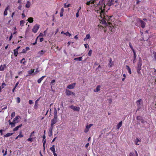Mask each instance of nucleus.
Wrapping results in <instances>:
<instances>
[{
	"instance_id": "4c0bfd02",
	"label": "nucleus",
	"mask_w": 156,
	"mask_h": 156,
	"mask_svg": "<svg viewBox=\"0 0 156 156\" xmlns=\"http://www.w3.org/2000/svg\"><path fill=\"white\" fill-rule=\"evenodd\" d=\"M93 125L92 124H90L89 125H87L86 126V128L88 129L89 130L91 126Z\"/></svg>"
},
{
	"instance_id": "423d86ee",
	"label": "nucleus",
	"mask_w": 156,
	"mask_h": 156,
	"mask_svg": "<svg viewBox=\"0 0 156 156\" xmlns=\"http://www.w3.org/2000/svg\"><path fill=\"white\" fill-rule=\"evenodd\" d=\"M69 108L73 109L74 111L79 112L80 110V108L79 106H76L73 105H71Z\"/></svg>"
},
{
	"instance_id": "ea45409f",
	"label": "nucleus",
	"mask_w": 156,
	"mask_h": 156,
	"mask_svg": "<svg viewBox=\"0 0 156 156\" xmlns=\"http://www.w3.org/2000/svg\"><path fill=\"white\" fill-rule=\"evenodd\" d=\"M14 55L15 56H17L18 54V51H17V50H14Z\"/></svg>"
},
{
	"instance_id": "bb28decb",
	"label": "nucleus",
	"mask_w": 156,
	"mask_h": 156,
	"mask_svg": "<svg viewBox=\"0 0 156 156\" xmlns=\"http://www.w3.org/2000/svg\"><path fill=\"white\" fill-rule=\"evenodd\" d=\"M31 2L30 1H28L26 5V7L27 8H29L30 6Z\"/></svg>"
},
{
	"instance_id": "a878e982",
	"label": "nucleus",
	"mask_w": 156,
	"mask_h": 156,
	"mask_svg": "<svg viewBox=\"0 0 156 156\" xmlns=\"http://www.w3.org/2000/svg\"><path fill=\"white\" fill-rule=\"evenodd\" d=\"M20 63L23 64L24 65H25L26 63V62L25 61V59L24 58H23L21 61Z\"/></svg>"
},
{
	"instance_id": "1a4fd4ad",
	"label": "nucleus",
	"mask_w": 156,
	"mask_h": 156,
	"mask_svg": "<svg viewBox=\"0 0 156 156\" xmlns=\"http://www.w3.org/2000/svg\"><path fill=\"white\" fill-rule=\"evenodd\" d=\"M128 156H138V154L136 151L131 152Z\"/></svg>"
},
{
	"instance_id": "338daca9",
	"label": "nucleus",
	"mask_w": 156,
	"mask_h": 156,
	"mask_svg": "<svg viewBox=\"0 0 156 156\" xmlns=\"http://www.w3.org/2000/svg\"><path fill=\"white\" fill-rule=\"evenodd\" d=\"M89 145V143H88L87 144H86L85 145L86 147L87 148L88 147Z\"/></svg>"
},
{
	"instance_id": "c03bdc74",
	"label": "nucleus",
	"mask_w": 156,
	"mask_h": 156,
	"mask_svg": "<svg viewBox=\"0 0 156 156\" xmlns=\"http://www.w3.org/2000/svg\"><path fill=\"white\" fill-rule=\"evenodd\" d=\"M123 77L122 78V81H124L126 77V75L125 74H124L123 75Z\"/></svg>"
},
{
	"instance_id": "ddd939ff",
	"label": "nucleus",
	"mask_w": 156,
	"mask_h": 156,
	"mask_svg": "<svg viewBox=\"0 0 156 156\" xmlns=\"http://www.w3.org/2000/svg\"><path fill=\"white\" fill-rule=\"evenodd\" d=\"M141 141V139L140 138H136V139L134 140V142L135 144L136 145H139V144L138 143V142H140Z\"/></svg>"
},
{
	"instance_id": "774afa93",
	"label": "nucleus",
	"mask_w": 156,
	"mask_h": 156,
	"mask_svg": "<svg viewBox=\"0 0 156 156\" xmlns=\"http://www.w3.org/2000/svg\"><path fill=\"white\" fill-rule=\"evenodd\" d=\"M53 155L54 156H57L56 154V153L55 152L54 153H53Z\"/></svg>"
},
{
	"instance_id": "2f4dec72",
	"label": "nucleus",
	"mask_w": 156,
	"mask_h": 156,
	"mask_svg": "<svg viewBox=\"0 0 156 156\" xmlns=\"http://www.w3.org/2000/svg\"><path fill=\"white\" fill-rule=\"evenodd\" d=\"M52 127L49 129V136H52Z\"/></svg>"
},
{
	"instance_id": "603ef678",
	"label": "nucleus",
	"mask_w": 156,
	"mask_h": 156,
	"mask_svg": "<svg viewBox=\"0 0 156 156\" xmlns=\"http://www.w3.org/2000/svg\"><path fill=\"white\" fill-rule=\"evenodd\" d=\"M19 81L17 82L16 83V84L15 85V87H14L15 88H16V87H17V86L19 84Z\"/></svg>"
},
{
	"instance_id": "4d7b16f0",
	"label": "nucleus",
	"mask_w": 156,
	"mask_h": 156,
	"mask_svg": "<svg viewBox=\"0 0 156 156\" xmlns=\"http://www.w3.org/2000/svg\"><path fill=\"white\" fill-rule=\"evenodd\" d=\"M84 46L86 48H87L89 46L87 44H84Z\"/></svg>"
},
{
	"instance_id": "4468645a",
	"label": "nucleus",
	"mask_w": 156,
	"mask_h": 156,
	"mask_svg": "<svg viewBox=\"0 0 156 156\" xmlns=\"http://www.w3.org/2000/svg\"><path fill=\"white\" fill-rule=\"evenodd\" d=\"M101 86L99 85L98 86L96 89H94V91L95 92H97L100 90Z\"/></svg>"
},
{
	"instance_id": "a18cd8bd",
	"label": "nucleus",
	"mask_w": 156,
	"mask_h": 156,
	"mask_svg": "<svg viewBox=\"0 0 156 156\" xmlns=\"http://www.w3.org/2000/svg\"><path fill=\"white\" fill-rule=\"evenodd\" d=\"M16 101H17V102L18 103H19L20 102V98H19V97L17 98H16Z\"/></svg>"
},
{
	"instance_id": "6e6d98bb",
	"label": "nucleus",
	"mask_w": 156,
	"mask_h": 156,
	"mask_svg": "<svg viewBox=\"0 0 156 156\" xmlns=\"http://www.w3.org/2000/svg\"><path fill=\"white\" fill-rule=\"evenodd\" d=\"M39 71L38 70V68H37L36 69V71L34 73L35 74H37V73H38L39 72Z\"/></svg>"
},
{
	"instance_id": "e2e57ef3",
	"label": "nucleus",
	"mask_w": 156,
	"mask_h": 156,
	"mask_svg": "<svg viewBox=\"0 0 156 156\" xmlns=\"http://www.w3.org/2000/svg\"><path fill=\"white\" fill-rule=\"evenodd\" d=\"M44 40V39L43 37L41 38L40 39V42L43 41Z\"/></svg>"
},
{
	"instance_id": "680f3d73",
	"label": "nucleus",
	"mask_w": 156,
	"mask_h": 156,
	"mask_svg": "<svg viewBox=\"0 0 156 156\" xmlns=\"http://www.w3.org/2000/svg\"><path fill=\"white\" fill-rule=\"evenodd\" d=\"M12 34H11L10 36L9 37V40L10 41L11 40V39H12Z\"/></svg>"
},
{
	"instance_id": "f3484780",
	"label": "nucleus",
	"mask_w": 156,
	"mask_h": 156,
	"mask_svg": "<svg viewBox=\"0 0 156 156\" xmlns=\"http://www.w3.org/2000/svg\"><path fill=\"white\" fill-rule=\"evenodd\" d=\"M126 69L128 71V73L129 74H131L132 72L131 69L129 66L127 65L126 66Z\"/></svg>"
},
{
	"instance_id": "b1692460",
	"label": "nucleus",
	"mask_w": 156,
	"mask_h": 156,
	"mask_svg": "<svg viewBox=\"0 0 156 156\" xmlns=\"http://www.w3.org/2000/svg\"><path fill=\"white\" fill-rule=\"evenodd\" d=\"M114 1L116 2L115 1H108V5L109 6H111L112 4L114 2Z\"/></svg>"
},
{
	"instance_id": "c9c22d12",
	"label": "nucleus",
	"mask_w": 156,
	"mask_h": 156,
	"mask_svg": "<svg viewBox=\"0 0 156 156\" xmlns=\"http://www.w3.org/2000/svg\"><path fill=\"white\" fill-rule=\"evenodd\" d=\"M5 85H6L5 83H2V86L0 87V92H1L2 90L4 88V86Z\"/></svg>"
},
{
	"instance_id": "7ed1b4c3",
	"label": "nucleus",
	"mask_w": 156,
	"mask_h": 156,
	"mask_svg": "<svg viewBox=\"0 0 156 156\" xmlns=\"http://www.w3.org/2000/svg\"><path fill=\"white\" fill-rule=\"evenodd\" d=\"M55 111L54 118L53 119H52L51 120V126L52 127L54 125L57 123L58 121V116L57 113L56 109H55Z\"/></svg>"
},
{
	"instance_id": "9d476101",
	"label": "nucleus",
	"mask_w": 156,
	"mask_h": 156,
	"mask_svg": "<svg viewBox=\"0 0 156 156\" xmlns=\"http://www.w3.org/2000/svg\"><path fill=\"white\" fill-rule=\"evenodd\" d=\"M75 83H73L68 86L67 87V88L70 89H73L75 87Z\"/></svg>"
},
{
	"instance_id": "a19ab883",
	"label": "nucleus",
	"mask_w": 156,
	"mask_h": 156,
	"mask_svg": "<svg viewBox=\"0 0 156 156\" xmlns=\"http://www.w3.org/2000/svg\"><path fill=\"white\" fill-rule=\"evenodd\" d=\"M154 60L156 61V52H154L153 53Z\"/></svg>"
},
{
	"instance_id": "f257e3e1",
	"label": "nucleus",
	"mask_w": 156,
	"mask_h": 156,
	"mask_svg": "<svg viewBox=\"0 0 156 156\" xmlns=\"http://www.w3.org/2000/svg\"><path fill=\"white\" fill-rule=\"evenodd\" d=\"M96 1H89L87 2L86 4L90 5L91 7L93 6L94 9L98 14H99L98 19L101 21L100 22H101L102 24L106 25V26L109 27L111 33H114L115 30L114 27L112 24H111V22L109 21L110 18L112 17V16L108 17L106 15L105 12V8L106 6L105 2H103L104 1H100L98 2H96Z\"/></svg>"
},
{
	"instance_id": "69168bd1",
	"label": "nucleus",
	"mask_w": 156,
	"mask_h": 156,
	"mask_svg": "<svg viewBox=\"0 0 156 156\" xmlns=\"http://www.w3.org/2000/svg\"><path fill=\"white\" fill-rule=\"evenodd\" d=\"M79 11H77V12L76 13V17H78L79 16Z\"/></svg>"
},
{
	"instance_id": "cd10ccee",
	"label": "nucleus",
	"mask_w": 156,
	"mask_h": 156,
	"mask_svg": "<svg viewBox=\"0 0 156 156\" xmlns=\"http://www.w3.org/2000/svg\"><path fill=\"white\" fill-rule=\"evenodd\" d=\"M122 122L121 121L117 125V127L118 129H119V128L121 127V126H122Z\"/></svg>"
},
{
	"instance_id": "dca6fc26",
	"label": "nucleus",
	"mask_w": 156,
	"mask_h": 156,
	"mask_svg": "<svg viewBox=\"0 0 156 156\" xmlns=\"http://www.w3.org/2000/svg\"><path fill=\"white\" fill-rule=\"evenodd\" d=\"M50 149L51 151L53 152V153L55 152V145H52V146L50 147Z\"/></svg>"
},
{
	"instance_id": "412c9836",
	"label": "nucleus",
	"mask_w": 156,
	"mask_h": 156,
	"mask_svg": "<svg viewBox=\"0 0 156 156\" xmlns=\"http://www.w3.org/2000/svg\"><path fill=\"white\" fill-rule=\"evenodd\" d=\"M23 137V135L22 133L21 132L20 133V134L16 138V139H17L18 138H21Z\"/></svg>"
},
{
	"instance_id": "20e7f679",
	"label": "nucleus",
	"mask_w": 156,
	"mask_h": 156,
	"mask_svg": "<svg viewBox=\"0 0 156 156\" xmlns=\"http://www.w3.org/2000/svg\"><path fill=\"white\" fill-rule=\"evenodd\" d=\"M136 21L137 22L136 23V25L139 26L140 24L142 28H144L145 27V23L144 21L139 19H136Z\"/></svg>"
},
{
	"instance_id": "aec40b11",
	"label": "nucleus",
	"mask_w": 156,
	"mask_h": 156,
	"mask_svg": "<svg viewBox=\"0 0 156 156\" xmlns=\"http://www.w3.org/2000/svg\"><path fill=\"white\" fill-rule=\"evenodd\" d=\"M46 51L44 50H41V51L38 52V54L40 55H43L45 52Z\"/></svg>"
},
{
	"instance_id": "0e129e2a",
	"label": "nucleus",
	"mask_w": 156,
	"mask_h": 156,
	"mask_svg": "<svg viewBox=\"0 0 156 156\" xmlns=\"http://www.w3.org/2000/svg\"><path fill=\"white\" fill-rule=\"evenodd\" d=\"M89 131V130L87 129L86 128V129L84 130V132L85 133H87Z\"/></svg>"
},
{
	"instance_id": "39448f33",
	"label": "nucleus",
	"mask_w": 156,
	"mask_h": 156,
	"mask_svg": "<svg viewBox=\"0 0 156 156\" xmlns=\"http://www.w3.org/2000/svg\"><path fill=\"white\" fill-rule=\"evenodd\" d=\"M40 28V25L37 24H36L33 27L32 31L33 32L36 33Z\"/></svg>"
},
{
	"instance_id": "2eb2a0df",
	"label": "nucleus",
	"mask_w": 156,
	"mask_h": 156,
	"mask_svg": "<svg viewBox=\"0 0 156 156\" xmlns=\"http://www.w3.org/2000/svg\"><path fill=\"white\" fill-rule=\"evenodd\" d=\"M22 126V124H21L18 126H16L15 128L13 129V131H17V130H18L19 128L21 127Z\"/></svg>"
},
{
	"instance_id": "e433bc0d",
	"label": "nucleus",
	"mask_w": 156,
	"mask_h": 156,
	"mask_svg": "<svg viewBox=\"0 0 156 156\" xmlns=\"http://www.w3.org/2000/svg\"><path fill=\"white\" fill-rule=\"evenodd\" d=\"M2 152L3 153V156H5L7 154V151L6 150L5 151L4 150V149H2Z\"/></svg>"
},
{
	"instance_id": "79ce46f5",
	"label": "nucleus",
	"mask_w": 156,
	"mask_h": 156,
	"mask_svg": "<svg viewBox=\"0 0 156 156\" xmlns=\"http://www.w3.org/2000/svg\"><path fill=\"white\" fill-rule=\"evenodd\" d=\"M64 34H65V35H66V36H69V37L71 36V34L68 32H67L66 33H64Z\"/></svg>"
},
{
	"instance_id": "4be33fe9",
	"label": "nucleus",
	"mask_w": 156,
	"mask_h": 156,
	"mask_svg": "<svg viewBox=\"0 0 156 156\" xmlns=\"http://www.w3.org/2000/svg\"><path fill=\"white\" fill-rule=\"evenodd\" d=\"M27 21L30 23H32L34 21V19L32 17H29Z\"/></svg>"
},
{
	"instance_id": "864d4df0",
	"label": "nucleus",
	"mask_w": 156,
	"mask_h": 156,
	"mask_svg": "<svg viewBox=\"0 0 156 156\" xmlns=\"http://www.w3.org/2000/svg\"><path fill=\"white\" fill-rule=\"evenodd\" d=\"M46 142V140H45L44 141V143H43V147H44V150L45 149V147H44V146H45V143Z\"/></svg>"
},
{
	"instance_id": "8fccbe9b",
	"label": "nucleus",
	"mask_w": 156,
	"mask_h": 156,
	"mask_svg": "<svg viewBox=\"0 0 156 156\" xmlns=\"http://www.w3.org/2000/svg\"><path fill=\"white\" fill-rule=\"evenodd\" d=\"M55 80H52L51 82V84H52V85H54V83L55 82Z\"/></svg>"
},
{
	"instance_id": "5701e85b",
	"label": "nucleus",
	"mask_w": 156,
	"mask_h": 156,
	"mask_svg": "<svg viewBox=\"0 0 156 156\" xmlns=\"http://www.w3.org/2000/svg\"><path fill=\"white\" fill-rule=\"evenodd\" d=\"M45 77V76H42L39 79H38L37 80V82L38 83H41V81L43 80L44 78Z\"/></svg>"
},
{
	"instance_id": "13d9d810",
	"label": "nucleus",
	"mask_w": 156,
	"mask_h": 156,
	"mask_svg": "<svg viewBox=\"0 0 156 156\" xmlns=\"http://www.w3.org/2000/svg\"><path fill=\"white\" fill-rule=\"evenodd\" d=\"M29 102L30 104H32L33 103V101L32 100H30L29 101Z\"/></svg>"
},
{
	"instance_id": "9b49d317",
	"label": "nucleus",
	"mask_w": 156,
	"mask_h": 156,
	"mask_svg": "<svg viewBox=\"0 0 156 156\" xmlns=\"http://www.w3.org/2000/svg\"><path fill=\"white\" fill-rule=\"evenodd\" d=\"M6 64L1 65L0 66V71H3L6 68Z\"/></svg>"
},
{
	"instance_id": "72a5a7b5",
	"label": "nucleus",
	"mask_w": 156,
	"mask_h": 156,
	"mask_svg": "<svg viewBox=\"0 0 156 156\" xmlns=\"http://www.w3.org/2000/svg\"><path fill=\"white\" fill-rule=\"evenodd\" d=\"M25 23V22L24 20H21L20 22V25L21 27H23L24 26V25Z\"/></svg>"
},
{
	"instance_id": "5fc2aeb1",
	"label": "nucleus",
	"mask_w": 156,
	"mask_h": 156,
	"mask_svg": "<svg viewBox=\"0 0 156 156\" xmlns=\"http://www.w3.org/2000/svg\"><path fill=\"white\" fill-rule=\"evenodd\" d=\"M27 51L25 49H24L23 50V51L22 52V53H26V51Z\"/></svg>"
},
{
	"instance_id": "f8f14e48",
	"label": "nucleus",
	"mask_w": 156,
	"mask_h": 156,
	"mask_svg": "<svg viewBox=\"0 0 156 156\" xmlns=\"http://www.w3.org/2000/svg\"><path fill=\"white\" fill-rule=\"evenodd\" d=\"M111 24H112V25H113L114 27L117 26L118 25V24L117 23V21H114V20H111Z\"/></svg>"
},
{
	"instance_id": "473e14b6",
	"label": "nucleus",
	"mask_w": 156,
	"mask_h": 156,
	"mask_svg": "<svg viewBox=\"0 0 156 156\" xmlns=\"http://www.w3.org/2000/svg\"><path fill=\"white\" fill-rule=\"evenodd\" d=\"M70 5H71L70 4L68 3H66L64 4V7L65 8H67V7L70 6Z\"/></svg>"
},
{
	"instance_id": "6e6552de",
	"label": "nucleus",
	"mask_w": 156,
	"mask_h": 156,
	"mask_svg": "<svg viewBox=\"0 0 156 156\" xmlns=\"http://www.w3.org/2000/svg\"><path fill=\"white\" fill-rule=\"evenodd\" d=\"M66 94L67 95L69 96L71 95H75V93L68 90H66Z\"/></svg>"
},
{
	"instance_id": "a211bd4d",
	"label": "nucleus",
	"mask_w": 156,
	"mask_h": 156,
	"mask_svg": "<svg viewBox=\"0 0 156 156\" xmlns=\"http://www.w3.org/2000/svg\"><path fill=\"white\" fill-rule=\"evenodd\" d=\"M13 133H8L4 135V137H8L10 136H12Z\"/></svg>"
},
{
	"instance_id": "09e8293b",
	"label": "nucleus",
	"mask_w": 156,
	"mask_h": 156,
	"mask_svg": "<svg viewBox=\"0 0 156 156\" xmlns=\"http://www.w3.org/2000/svg\"><path fill=\"white\" fill-rule=\"evenodd\" d=\"M27 140L28 141H30L31 142H32L33 141V138H32L30 137L27 139Z\"/></svg>"
},
{
	"instance_id": "37998d69",
	"label": "nucleus",
	"mask_w": 156,
	"mask_h": 156,
	"mask_svg": "<svg viewBox=\"0 0 156 156\" xmlns=\"http://www.w3.org/2000/svg\"><path fill=\"white\" fill-rule=\"evenodd\" d=\"M44 34L42 33H41L40 34H39V35L37 37V39H38V38L40 37H44Z\"/></svg>"
},
{
	"instance_id": "58836bf2",
	"label": "nucleus",
	"mask_w": 156,
	"mask_h": 156,
	"mask_svg": "<svg viewBox=\"0 0 156 156\" xmlns=\"http://www.w3.org/2000/svg\"><path fill=\"white\" fill-rule=\"evenodd\" d=\"M82 59V57H80L79 58H74V60H78L79 61H81Z\"/></svg>"
},
{
	"instance_id": "393cba45",
	"label": "nucleus",
	"mask_w": 156,
	"mask_h": 156,
	"mask_svg": "<svg viewBox=\"0 0 156 156\" xmlns=\"http://www.w3.org/2000/svg\"><path fill=\"white\" fill-rule=\"evenodd\" d=\"M8 7H7L5 9L4 12V16H6L7 15V11L8 10Z\"/></svg>"
},
{
	"instance_id": "f03ea898",
	"label": "nucleus",
	"mask_w": 156,
	"mask_h": 156,
	"mask_svg": "<svg viewBox=\"0 0 156 156\" xmlns=\"http://www.w3.org/2000/svg\"><path fill=\"white\" fill-rule=\"evenodd\" d=\"M142 65V61L141 58H139L138 62L136 68V71L138 74H141L140 70L141 69V66Z\"/></svg>"
},
{
	"instance_id": "bf43d9fd",
	"label": "nucleus",
	"mask_w": 156,
	"mask_h": 156,
	"mask_svg": "<svg viewBox=\"0 0 156 156\" xmlns=\"http://www.w3.org/2000/svg\"><path fill=\"white\" fill-rule=\"evenodd\" d=\"M25 49H26V50L27 51H28V50H29L30 49V48H29V47H27Z\"/></svg>"
},
{
	"instance_id": "052dcab7",
	"label": "nucleus",
	"mask_w": 156,
	"mask_h": 156,
	"mask_svg": "<svg viewBox=\"0 0 156 156\" xmlns=\"http://www.w3.org/2000/svg\"><path fill=\"white\" fill-rule=\"evenodd\" d=\"M113 65V64L112 63H109V66L111 67H112V66Z\"/></svg>"
},
{
	"instance_id": "3c124183",
	"label": "nucleus",
	"mask_w": 156,
	"mask_h": 156,
	"mask_svg": "<svg viewBox=\"0 0 156 156\" xmlns=\"http://www.w3.org/2000/svg\"><path fill=\"white\" fill-rule=\"evenodd\" d=\"M141 100H139L137 101V105H140L141 102Z\"/></svg>"
},
{
	"instance_id": "de8ad7c7",
	"label": "nucleus",
	"mask_w": 156,
	"mask_h": 156,
	"mask_svg": "<svg viewBox=\"0 0 156 156\" xmlns=\"http://www.w3.org/2000/svg\"><path fill=\"white\" fill-rule=\"evenodd\" d=\"M92 54V50H90L88 53L89 56H90Z\"/></svg>"
},
{
	"instance_id": "6ab92c4d",
	"label": "nucleus",
	"mask_w": 156,
	"mask_h": 156,
	"mask_svg": "<svg viewBox=\"0 0 156 156\" xmlns=\"http://www.w3.org/2000/svg\"><path fill=\"white\" fill-rule=\"evenodd\" d=\"M58 107L61 108V109L62 111L63 110V102H61L60 104L58 105Z\"/></svg>"
},
{
	"instance_id": "c85d7f7f",
	"label": "nucleus",
	"mask_w": 156,
	"mask_h": 156,
	"mask_svg": "<svg viewBox=\"0 0 156 156\" xmlns=\"http://www.w3.org/2000/svg\"><path fill=\"white\" fill-rule=\"evenodd\" d=\"M90 35L89 34H87L86 37L84 38V40L86 41L87 39H90Z\"/></svg>"
},
{
	"instance_id": "c756f323",
	"label": "nucleus",
	"mask_w": 156,
	"mask_h": 156,
	"mask_svg": "<svg viewBox=\"0 0 156 156\" xmlns=\"http://www.w3.org/2000/svg\"><path fill=\"white\" fill-rule=\"evenodd\" d=\"M64 12V9L63 8H62L61 9V12H60V16L62 17L63 16V13Z\"/></svg>"
},
{
	"instance_id": "f704fd0d",
	"label": "nucleus",
	"mask_w": 156,
	"mask_h": 156,
	"mask_svg": "<svg viewBox=\"0 0 156 156\" xmlns=\"http://www.w3.org/2000/svg\"><path fill=\"white\" fill-rule=\"evenodd\" d=\"M16 123H15L13 121L12 122H10L9 125H11V127H13L15 126Z\"/></svg>"
},
{
	"instance_id": "0eeeda50",
	"label": "nucleus",
	"mask_w": 156,
	"mask_h": 156,
	"mask_svg": "<svg viewBox=\"0 0 156 156\" xmlns=\"http://www.w3.org/2000/svg\"><path fill=\"white\" fill-rule=\"evenodd\" d=\"M20 119H21L19 115H17L13 119V121L16 123H17L20 122Z\"/></svg>"
},
{
	"instance_id": "7c9ffc66",
	"label": "nucleus",
	"mask_w": 156,
	"mask_h": 156,
	"mask_svg": "<svg viewBox=\"0 0 156 156\" xmlns=\"http://www.w3.org/2000/svg\"><path fill=\"white\" fill-rule=\"evenodd\" d=\"M34 69H31L30 70H29L28 72L29 74L31 75L34 72Z\"/></svg>"
},
{
	"instance_id": "49530a36",
	"label": "nucleus",
	"mask_w": 156,
	"mask_h": 156,
	"mask_svg": "<svg viewBox=\"0 0 156 156\" xmlns=\"http://www.w3.org/2000/svg\"><path fill=\"white\" fill-rule=\"evenodd\" d=\"M15 115V113L14 112H12L11 114V117L12 118H13L14 117Z\"/></svg>"
}]
</instances>
